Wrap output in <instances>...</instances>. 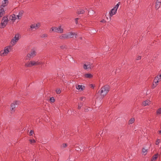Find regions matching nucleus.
<instances>
[{"label":"nucleus","instance_id":"f257e3e1","mask_svg":"<svg viewBox=\"0 0 161 161\" xmlns=\"http://www.w3.org/2000/svg\"><path fill=\"white\" fill-rule=\"evenodd\" d=\"M109 86L107 85H105L101 88L100 91H99L98 93H100L102 98L106 95L109 92Z\"/></svg>","mask_w":161,"mask_h":161},{"label":"nucleus","instance_id":"f03ea898","mask_svg":"<svg viewBox=\"0 0 161 161\" xmlns=\"http://www.w3.org/2000/svg\"><path fill=\"white\" fill-rule=\"evenodd\" d=\"M11 49V47L8 46L5 47L4 50H1L0 52V55L4 56H6L9 52Z\"/></svg>","mask_w":161,"mask_h":161},{"label":"nucleus","instance_id":"7ed1b4c3","mask_svg":"<svg viewBox=\"0 0 161 161\" xmlns=\"http://www.w3.org/2000/svg\"><path fill=\"white\" fill-rule=\"evenodd\" d=\"M83 67L84 69L89 70L92 69L94 67V66L91 63L86 62L83 64Z\"/></svg>","mask_w":161,"mask_h":161},{"label":"nucleus","instance_id":"20e7f679","mask_svg":"<svg viewBox=\"0 0 161 161\" xmlns=\"http://www.w3.org/2000/svg\"><path fill=\"white\" fill-rule=\"evenodd\" d=\"M36 52L34 50H32L25 57V59L29 60L31 58H33L36 56Z\"/></svg>","mask_w":161,"mask_h":161},{"label":"nucleus","instance_id":"39448f33","mask_svg":"<svg viewBox=\"0 0 161 161\" xmlns=\"http://www.w3.org/2000/svg\"><path fill=\"white\" fill-rule=\"evenodd\" d=\"M8 21V19L7 17H4L0 24V28H2L5 27Z\"/></svg>","mask_w":161,"mask_h":161},{"label":"nucleus","instance_id":"423d86ee","mask_svg":"<svg viewBox=\"0 0 161 161\" xmlns=\"http://www.w3.org/2000/svg\"><path fill=\"white\" fill-rule=\"evenodd\" d=\"M17 18L16 16V15L15 14H12L10 15L8 19V21H10V24H13L16 19Z\"/></svg>","mask_w":161,"mask_h":161},{"label":"nucleus","instance_id":"0eeeda50","mask_svg":"<svg viewBox=\"0 0 161 161\" xmlns=\"http://www.w3.org/2000/svg\"><path fill=\"white\" fill-rule=\"evenodd\" d=\"M19 101H15L14 102V103H12L11 105V111L12 113L14 112L15 111V108L16 105H19Z\"/></svg>","mask_w":161,"mask_h":161},{"label":"nucleus","instance_id":"6e6552de","mask_svg":"<svg viewBox=\"0 0 161 161\" xmlns=\"http://www.w3.org/2000/svg\"><path fill=\"white\" fill-rule=\"evenodd\" d=\"M19 37L18 35H15L14 37L13 38L11 41V44L13 45H14L19 40Z\"/></svg>","mask_w":161,"mask_h":161},{"label":"nucleus","instance_id":"1a4fd4ad","mask_svg":"<svg viewBox=\"0 0 161 161\" xmlns=\"http://www.w3.org/2000/svg\"><path fill=\"white\" fill-rule=\"evenodd\" d=\"M40 26V24L39 23L37 24H34L31 25L30 27L31 29H38Z\"/></svg>","mask_w":161,"mask_h":161},{"label":"nucleus","instance_id":"9d476101","mask_svg":"<svg viewBox=\"0 0 161 161\" xmlns=\"http://www.w3.org/2000/svg\"><path fill=\"white\" fill-rule=\"evenodd\" d=\"M161 79V75H158L155 77L154 80V82L155 84L158 83L159 82V80Z\"/></svg>","mask_w":161,"mask_h":161},{"label":"nucleus","instance_id":"9b49d317","mask_svg":"<svg viewBox=\"0 0 161 161\" xmlns=\"http://www.w3.org/2000/svg\"><path fill=\"white\" fill-rule=\"evenodd\" d=\"M117 9L114 8L112 9L111 11L109 12V14L110 17H112L113 15L115 14L116 13Z\"/></svg>","mask_w":161,"mask_h":161},{"label":"nucleus","instance_id":"f8f14e48","mask_svg":"<svg viewBox=\"0 0 161 161\" xmlns=\"http://www.w3.org/2000/svg\"><path fill=\"white\" fill-rule=\"evenodd\" d=\"M76 88L80 91H82L85 89V87L84 86L79 85H77L76 86Z\"/></svg>","mask_w":161,"mask_h":161},{"label":"nucleus","instance_id":"ddd939ff","mask_svg":"<svg viewBox=\"0 0 161 161\" xmlns=\"http://www.w3.org/2000/svg\"><path fill=\"white\" fill-rule=\"evenodd\" d=\"M68 38H73L74 35L76 36L77 34L75 32H69L67 34Z\"/></svg>","mask_w":161,"mask_h":161},{"label":"nucleus","instance_id":"4468645a","mask_svg":"<svg viewBox=\"0 0 161 161\" xmlns=\"http://www.w3.org/2000/svg\"><path fill=\"white\" fill-rule=\"evenodd\" d=\"M59 38L61 40L68 39L67 34H61L59 36Z\"/></svg>","mask_w":161,"mask_h":161},{"label":"nucleus","instance_id":"2eb2a0df","mask_svg":"<svg viewBox=\"0 0 161 161\" xmlns=\"http://www.w3.org/2000/svg\"><path fill=\"white\" fill-rule=\"evenodd\" d=\"M24 13L23 10H20L19 13V14L17 15V19H20L22 17L23 14Z\"/></svg>","mask_w":161,"mask_h":161},{"label":"nucleus","instance_id":"dca6fc26","mask_svg":"<svg viewBox=\"0 0 161 161\" xmlns=\"http://www.w3.org/2000/svg\"><path fill=\"white\" fill-rule=\"evenodd\" d=\"M84 76L86 78L91 79L93 77V75L90 73H86L84 75Z\"/></svg>","mask_w":161,"mask_h":161},{"label":"nucleus","instance_id":"f3484780","mask_svg":"<svg viewBox=\"0 0 161 161\" xmlns=\"http://www.w3.org/2000/svg\"><path fill=\"white\" fill-rule=\"evenodd\" d=\"M8 3V0H3V2L2 4L1 5V7H4L6 6Z\"/></svg>","mask_w":161,"mask_h":161},{"label":"nucleus","instance_id":"a211bd4d","mask_svg":"<svg viewBox=\"0 0 161 161\" xmlns=\"http://www.w3.org/2000/svg\"><path fill=\"white\" fill-rule=\"evenodd\" d=\"M3 8L1 7V6L0 7V17H1L3 16L5 13Z\"/></svg>","mask_w":161,"mask_h":161},{"label":"nucleus","instance_id":"6ab92c4d","mask_svg":"<svg viewBox=\"0 0 161 161\" xmlns=\"http://www.w3.org/2000/svg\"><path fill=\"white\" fill-rule=\"evenodd\" d=\"M57 33H62L63 32V29L61 28V26H60L57 28Z\"/></svg>","mask_w":161,"mask_h":161},{"label":"nucleus","instance_id":"aec40b11","mask_svg":"<svg viewBox=\"0 0 161 161\" xmlns=\"http://www.w3.org/2000/svg\"><path fill=\"white\" fill-rule=\"evenodd\" d=\"M161 4V3H159V2H156L155 4L156 9H158L160 8Z\"/></svg>","mask_w":161,"mask_h":161},{"label":"nucleus","instance_id":"412c9836","mask_svg":"<svg viewBox=\"0 0 161 161\" xmlns=\"http://www.w3.org/2000/svg\"><path fill=\"white\" fill-rule=\"evenodd\" d=\"M150 101L149 100H146L145 101H144L143 102V105L144 106H146L148 105H149L150 103Z\"/></svg>","mask_w":161,"mask_h":161},{"label":"nucleus","instance_id":"4be33fe9","mask_svg":"<svg viewBox=\"0 0 161 161\" xmlns=\"http://www.w3.org/2000/svg\"><path fill=\"white\" fill-rule=\"evenodd\" d=\"M158 157V154H156L153 155L152 159V161H155Z\"/></svg>","mask_w":161,"mask_h":161},{"label":"nucleus","instance_id":"5701e85b","mask_svg":"<svg viewBox=\"0 0 161 161\" xmlns=\"http://www.w3.org/2000/svg\"><path fill=\"white\" fill-rule=\"evenodd\" d=\"M135 121V119L134 118H131L129 120L128 122L129 124H131L133 123Z\"/></svg>","mask_w":161,"mask_h":161},{"label":"nucleus","instance_id":"b1692460","mask_svg":"<svg viewBox=\"0 0 161 161\" xmlns=\"http://www.w3.org/2000/svg\"><path fill=\"white\" fill-rule=\"evenodd\" d=\"M25 66L26 67H32L30 61L25 63Z\"/></svg>","mask_w":161,"mask_h":161},{"label":"nucleus","instance_id":"393cba45","mask_svg":"<svg viewBox=\"0 0 161 161\" xmlns=\"http://www.w3.org/2000/svg\"><path fill=\"white\" fill-rule=\"evenodd\" d=\"M85 12V11L83 9H80L79 11L77 12V13L79 14H82L84 13Z\"/></svg>","mask_w":161,"mask_h":161},{"label":"nucleus","instance_id":"a878e982","mask_svg":"<svg viewBox=\"0 0 161 161\" xmlns=\"http://www.w3.org/2000/svg\"><path fill=\"white\" fill-rule=\"evenodd\" d=\"M40 36L41 38H46L48 36V35L46 34H42Z\"/></svg>","mask_w":161,"mask_h":161},{"label":"nucleus","instance_id":"bb28decb","mask_svg":"<svg viewBox=\"0 0 161 161\" xmlns=\"http://www.w3.org/2000/svg\"><path fill=\"white\" fill-rule=\"evenodd\" d=\"M51 29H52V31L57 33V27H52L51 28Z\"/></svg>","mask_w":161,"mask_h":161},{"label":"nucleus","instance_id":"cd10ccee","mask_svg":"<svg viewBox=\"0 0 161 161\" xmlns=\"http://www.w3.org/2000/svg\"><path fill=\"white\" fill-rule=\"evenodd\" d=\"M35 66H36V65H38L41 64H42V63L41 61H35Z\"/></svg>","mask_w":161,"mask_h":161},{"label":"nucleus","instance_id":"c85d7f7f","mask_svg":"<svg viewBox=\"0 0 161 161\" xmlns=\"http://www.w3.org/2000/svg\"><path fill=\"white\" fill-rule=\"evenodd\" d=\"M60 47L62 49H64L67 48V46L65 45H61L60 46Z\"/></svg>","mask_w":161,"mask_h":161},{"label":"nucleus","instance_id":"c756f323","mask_svg":"<svg viewBox=\"0 0 161 161\" xmlns=\"http://www.w3.org/2000/svg\"><path fill=\"white\" fill-rule=\"evenodd\" d=\"M50 101L52 103H53L55 101V99L54 97H52L50 98Z\"/></svg>","mask_w":161,"mask_h":161},{"label":"nucleus","instance_id":"7c9ffc66","mask_svg":"<svg viewBox=\"0 0 161 161\" xmlns=\"http://www.w3.org/2000/svg\"><path fill=\"white\" fill-rule=\"evenodd\" d=\"M120 4V2H119L114 7V8H115L117 10L119 5Z\"/></svg>","mask_w":161,"mask_h":161},{"label":"nucleus","instance_id":"2f4dec72","mask_svg":"<svg viewBox=\"0 0 161 161\" xmlns=\"http://www.w3.org/2000/svg\"><path fill=\"white\" fill-rule=\"evenodd\" d=\"M157 113L158 114H161V108H159L157 110Z\"/></svg>","mask_w":161,"mask_h":161},{"label":"nucleus","instance_id":"473e14b6","mask_svg":"<svg viewBox=\"0 0 161 161\" xmlns=\"http://www.w3.org/2000/svg\"><path fill=\"white\" fill-rule=\"evenodd\" d=\"M142 153L144 154H145V155H146V154L147 153V151L146 149H145V148H143L142 149Z\"/></svg>","mask_w":161,"mask_h":161},{"label":"nucleus","instance_id":"72a5a7b5","mask_svg":"<svg viewBox=\"0 0 161 161\" xmlns=\"http://www.w3.org/2000/svg\"><path fill=\"white\" fill-rule=\"evenodd\" d=\"M29 141L30 142V143L31 144H32V143H34L36 142L35 140L33 139H30L29 140Z\"/></svg>","mask_w":161,"mask_h":161},{"label":"nucleus","instance_id":"f704fd0d","mask_svg":"<svg viewBox=\"0 0 161 161\" xmlns=\"http://www.w3.org/2000/svg\"><path fill=\"white\" fill-rule=\"evenodd\" d=\"M160 142V140L159 139H157L156 140L155 144L156 145H158Z\"/></svg>","mask_w":161,"mask_h":161},{"label":"nucleus","instance_id":"c9c22d12","mask_svg":"<svg viewBox=\"0 0 161 161\" xmlns=\"http://www.w3.org/2000/svg\"><path fill=\"white\" fill-rule=\"evenodd\" d=\"M83 105V104L82 103H80L79 104L78 108V109H80Z\"/></svg>","mask_w":161,"mask_h":161},{"label":"nucleus","instance_id":"e433bc0d","mask_svg":"<svg viewBox=\"0 0 161 161\" xmlns=\"http://www.w3.org/2000/svg\"><path fill=\"white\" fill-rule=\"evenodd\" d=\"M31 63V66L35 65V61H30Z\"/></svg>","mask_w":161,"mask_h":161},{"label":"nucleus","instance_id":"4c0bfd02","mask_svg":"<svg viewBox=\"0 0 161 161\" xmlns=\"http://www.w3.org/2000/svg\"><path fill=\"white\" fill-rule=\"evenodd\" d=\"M56 92L57 94H59L61 92V91L59 89H57Z\"/></svg>","mask_w":161,"mask_h":161},{"label":"nucleus","instance_id":"58836bf2","mask_svg":"<svg viewBox=\"0 0 161 161\" xmlns=\"http://www.w3.org/2000/svg\"><path fill=\"white\" fill-rule=\"evenodd\" d=\"M157 84H154V83L153 84V85H152V89H154L155 87L157 86Z\"/></svg>","mask_w":161,"mask_h":161},{"label":"nucleus","instance_id":"ea45409f","mask_svg":"<svg viewBox=\"0 0 161 161\" xmlns=\"http://www.w3.org/2000/svg\"><path fill=\"white\" fill-rule=\"evenodd\" d=\"M79 19L78 18H76L75 19V22L76 24H77L78 23V20Z\"/></svg>","mask_w":161,"mask_h":161},{"label":"nucleus","instance_id":"a19ab883","mask_svg":"<svg viewBox=\"0 0 161 161\" xmlns=\"http://www.w3.org/2000/svg\"><path fill=\"white\" fill-rule=\"evenodd\" d=\"M33 130H31L30 131V133H29L30 135V136H32V134H33Z\"/></svg>","mask_w":161,"mask_h":161},{"label":"nucleus","instance_id":"79ce46f5","mask_svg":"<svg viewBox=\"0 0 161 161\" xmlns=\"http://www.w3.org/2000/svg\"><path fill=\"white\" fill-rule=\"evenodd\" d=\"M141 56H138L136 58V59L137 60H140V59H141Z\"/></svg>","mask_w":161,"mask_h":161},{"label":"nucleus","instance_id":"37998d69","mask_svg":"<svg viewBox=\"0 0 161 161\" xmlns=\"http://www.w3.org/2000/svg\"><path fill=\"white\" fill-rule=\"evenodd\" d=\"M67 146V144L66 143H64L62 144V146L64 147H66Z\"/></svg>","mask_w":161,"mask_h":161},{"label":"nucleus","instance_id":"c03bdc74","mask_svg":"<svg viewBox=\"0 0 161 161\" xmlns=\"http://www.w3.org/2000/svg\"><path fill=\"white\" fill-rule=\"evenodd\" d=\"M84 111L85 112H87L89 111V109H88V108H85V109Z\"/></svg>","mask_w":161,"mask_h":161},{"label":"nucleus","instance_id":"a18cd8bd","mask_svg":"<svg viewBox=\"0 0 161 161\" xmlns=\"http://www.w3.org/2000/svg\"><path fill=\"white\" fill-rule=\"evenodd\" d=\"M156 2H159V3H161V0H156Z\"/></svg>","mask_w":161,"mask_h":161},{"label":"nucleus","instance_id":"49530a36","mask_svg":"<svg viewBox=\"0 0 161 161\" xmlns=\"http://www.w3.org/2000/svg\"><path fill=\"white\" fill-rule=\"evenodd\" d=\"M101 22L102 23H105L106 22V21L104 19H102L101 21Z\"/></svg>","mask_w":161,"mask_h":161},{"label":"nucleus","instance_id":"de8ad7c7","mask_svg":"<svg viewBox=\"0 0 161 161\" xmlns=\"http://www.w3.org/2000/svg\"><path fill=\"white\" fill-rule=\"evenodd\" d=\"M84 98H85L83 97H80V99L81 101H82L83 99Z\"/></svg>","mask_w":161,"mask_h":161},{"label":"nucleus","instance_id":"09e8293b","mask_svg":"<svg viewBox=\"0 0 161 161\" xmlns=\"http://www.w3.org/2000/svg\"><path fill=\"white\" fill-rule=\"evenodd\" d=\"M90 86H91V87H92V88H94V86H93V84H91Z\"/></svg>","mask_w":161,"mask_h":161},{"label":"nucleus","instance_id":"8fccbe9b","mask_svg":"<svg viewBox=\"0 0 161 161\" xmlns=\"http://www.w3.org/2000/svg\"><path fill=\"white\" fill-rule=\"evenodd\" d=\"M79 39H80V40H82V37H80V38H79Z\"/></svg>","mask_w":161,"mask_h":161},{"label":"nucleus","instance_id":"3c124183","mask_svg":"<svg viewBox=\"0 0 161 161\" xmlns=\"http://www.w3.org/2000/svg\"><path fill=\"white\" fill-rule=\"evenodd\" d=\"M50 32H51V31H52V29H51H51H50Z\"/></svg>","mask_w":161,"mask_h":161},{"label":"nucleus","instance_id":"603ef678","mask_svg":"<svg viewBox=\"0 0 161 161\" xmlns=\"http://www.w3.org/2000/svg\"><path fill=\"white\" fill-rule=\"evenodd\" d=\"M159 132L161 134V130H160L159 131Z\"/></svg>","mask_w":161,"mask_h":161}]
</instances>
